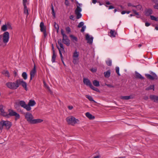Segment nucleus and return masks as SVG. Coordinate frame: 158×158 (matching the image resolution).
I'll return each mask as SVG.
<instances>
[{
	"mask_svg": "<svg viewBox=\"0 0 158 158\" xmlns=\"http://www.w3.org/2000/svg\"><path fill=\"white\" fill-rule=\"evenodd\" d=\"M17 81L18 87L21 85L26 91L27 90V83L26 82L24 81L23 79H17Z\"/></svg>",
	"mask_w": 158,
	"mask_h": 158,
	"instance_id": "obj_8",
	"label": "nucleus"
},
{
	"mask_svg": "<svg viewBox=\"0 0 158 158\" xmlns=\"http://www.w3.org/2000/svg\"><path fill=\"white\" fill-rule=\"evenodd\" d=\"M62 42L64 44H65L67 46H69L70 45V40L67 36L63 37Z\"/></svg>",
	"mask_w": 158,
	"mask_h": 158,
	"instance_id": "obj_12",
	"label": "nucleus"
},
{
	"mask_svg": "<svg viewBox=\"0 0 158 158\" xmlns=\"http://www.w3.org/2000/svg\"><path fill=\"white\" fill-rule=\"evenodd\" d=\"M7 29V26L6 24L2 25L1 27V30L3 31H6Z\"/></svg>",
	"mask_w": 158,
	"mask_h": 158,
	"instance_id": "obj_31",
	"label": "nucleus"
},
{
	"mask_svg": "<svg viewBox=\"0 0 158 158\" xmlns=\"http://www.w3.org/2000/svg\"><path fill=\"white\" fill-rule=\"evenodd\" d=\"M24 7V12L25 14H26L27 15H28L29 14L28 10L27 8V7L26 5H23Z\"/></svg>",
	"mask_w": 158,
	"mask_h": 158,
	"instance_id": "obj_26",
	"label": "nucleus"
},
{
	"mask_svg": "<svg viewBox=\"0 0 158 158\" xmlns=\"http://www.w3.org/2000/svg\"><path fill=\"white\" fill-rule=\"evenodd\" d=\"M153 13L152 10L151 8L146 9L145 10V15L147 16H149L152 14Z\"/></svg>",
	"mask_w": 158,
	"mask_h": 158,
	"instance_id": "obj_16",
	"label": "nucleus"
},
{
	"mask_svg": "<svg viewBox=\"0 0 158 158\" xmlns=\"http://www.w3.org/2000/svg\"><path fill=\"white\" fill-rule=\"evenodd\" d=\"M119 68L118 67H117L115 68V70L116 72L117 73L118 75V76H120V75L119 73Z\"/></svg>",
	"mask_w": 158,
	"mask_h": 158,
	"instance_id": "obj_43",
	"label": "nucleus"
},
{
	"mask_svg": "<svg viewBox=\"0 0 158 158\" xmlns=\"http://www.w3.org/2000/svg\"><path fill=\"white\" fill-rule=\"evenodd\" d=\"M25 118L27 121L31 124H35L43 121V120L40 118L34 119V117L32 114L29 112H27L26 113Z\"/></svg>",
	"mask_w": 158,
	"mask_h": 158,
	"instance_id": "obj_1",
	"label": "nucleus"
},
{
	"mask_svg": "<svg viewBox=\"0 0 158 158\" xmlns=\"http://www.w3.org/2000/svg\"><path fill=\"white\" fill-rule=\"evenodd\" d=\"M150 25V24L146 22L145 23V26L147 27L149 26Z\"/></svg>",
	"mask_w": 158,
	"mask_h": 158,
	"instance_id": "obj_62",
	"label": "nucleus"
},
{
	"mask_svg": "<svg viewBox=\"0 0 158 158\" xmlns=\"http://www.w3.org/2000/svg\"><path fill=\"white\" fill-rule=\"evenodd\" d=\"M73 63L74 64H76L77 63L76 60V59H73Z\"/></svg>",
	"mask_w": 158,
	"mask_h": 158,
	"instance_id": "obj_64",
	"label": "nucleus"
},
{
	"mask_svg": "<svg viewBox=\"0 0 158 158\" xmlns=\"http://www.w3.org/2000/svg\"><path fill=\"white\" fill-rule=\"evenodd\" d=\"M56 57V55L55 53L54 50L53 51V55L52 57V62H55V59Z\"/></svg>",
	"mask_w": 158,
	"mask_h": 158,
	"instance_id": "obj_28",
	"label": "nucleus"
},
{
	"mask_svg": "<svg viewBox=\"0 0 158 158\" xmlns=\"http://www.w3.org/2000/svg\"><path fill=\"white\" fill-rule=\"evenodd\" d=\"M19 104L22 107L25 109L27 111V105L23 101H20L19 102Z\"/></svg>",
	"mask_w": 158,
	"mask_h": 158,
	"instance_id": "obj_15",
	"label": "nucleus"
},
{
	"mask_svg": "<svg viewBox=\"0 0 158 158\" xmlns=\"http://www.w3.org/2000/svg\"><path fill=\"white\" fill-rule=\"evenodd\" d=\"M6 25L7 26V28L11 30L12 29V27H11L10 23L9 22L7 23Z\"/></svg>",
	"mask_w": 158,
	"mask_h": 158,
	"instance_id": "obj_41",
	"label": "nucleus"
},
{
	"mask_svg": "<svg viewBox=\"0 0 158 158\" xmlns=\"http://www.w3.org/2000/svg\"><path fill=\"white\" fill-rule=\"evenodd\" d=\"M135 7L137 10H141L142 8V6L141 5H138L136 6H135Z\"/></svg>",
	"mask_w": 158,
	"mask_h": 158,
	"instance_id": "obj_34",
	"label": "nucleus"
},
{
	"mask_svg": "<svg viewBox=\"0 0 158 158\" xmlns=\"http://www.w3.org/2000/svg\"><path fill=\"white\" fill-rule=\"evenodd\" d=\"M151 89L154 90V85H151L148 87L146 88V90H149Z\"/></svg>",
	"mask_w": 158,
	"mask_h": 158,
	"instance_id": "obj_27",
	"label": "nucleus"
},
{
	"mask_svg": "<svg viewBox=\"0 0 158 158\" xmlns=\"http://www.w3.org/2000/svg\"><path fill=\"white\" fill-rule=\"evenodd\" d=\"M22 76L24 80H26L27 79V75L26 72H24L23 73Z\"/></svg>",
	"mask_w": 158,
	"mask_h": 158,
	"instance_id": "obj_30",
	"label": "nucleus"
},
{
	"mask_svg": "<svg viewBox=\"0 0 158 158\" xmlns=\"http://www.w3.org/2000/svg\"><path fill=\"white\" fill-rule=\"evenodd\" d=\"M0 115L5 117L7 115V113L4 111V107L2 105L0 104Z\"/></svg>",
	"mask_w": 158,
	"mask_h": 158,
	"instance_id": "obj_10",
	"label": "nucleus"
},
{
	"mask_svg": "<svg viewBox=\"0 0 158 158\" xmlns=\"http://www.w3.org/2000/svg\"><path fill=\"white\" fill-rule=\"evenodd\" d=\"M93 38L92 37H90L88 34H86L85 35V39L87 41V43L89 44H92L93 42Z\"/></svg>",
	"mask_w": 158,
	"mask_h": 158,
	"instance_id": "obj_14",
	"label": "nucleus"
},
{
	"mask_svg": "<svg viewBox=\"0 0 158 158\" xmlns=\"http://www.w3.org/2000/svg\"><path fill=\"white\" fill-rule=\"evenodd\" d=\"M81 11V9L78 6H77L76 9L75 13H80Z\"/></svg>",
	"mask_w": 158,
	"mask_h": 158,
	"instance_id": "obj_32",
	"label": "nucleus"
},
{
	"mask_svg": "<svg viewBox=\"0 0 158 158\" xmlns=\"http://www.w3.org/2000/svg\"><path fill=\"white\" fill-rule=\"evenodd\" d=\"M150 18L151 20L155 21H157L158 19L153 15H150Z\"/></svg>",
	"mask_w": 158,
	"mask_h": 158,
	"instance_id": "obj_39",
	"label": "nucleus"
},
{
	"mask_svg": "<svg viewBox=\"0 0 158 158\" xmlns=\"http://www.w3.org/2000/svg\"><path fill=\"white\" fill-rule=\"evenodd\" d=\"M66 31L68 33H69L71 32L70 28L69 27L66 28Z\"/></svg>",
	"mask_w": 158,
	"mask_h": 158,
	"instance_id": "obj_45",
	"label": "nucleus"
},
{
	"mask_svg": "<svg viewBox=\"0 0 158 158\" xmlns=\"http://www.w3.org/2000/svg\"><path fill=\"white\" fill-rule=\"evenodd\" d=\"M54 27L57 30V32H58L59 28V27L58 24H56L55 22Z\"/></svg>",
	"mask_w": 158,
	"mask_h": 158,
	"instance_id": "obj_48",
	"label": "nucleus"
},
{
	"mask_svg": "<svg viewBox=\"0 0 158 158\" xmlns=\"http://www.w3.org/2000/svg\"><path fill=\"white\" fill-rule=\"evenodd\" d=\"M51 9L52 11V14L54 17H55V13L54 11V10L53 8V7L52 4H51Z\"/></svg>",
	"mask_w": 158,
	"mask_h": 158,
	"instance_id": "obj_38",
	"label": "nucleus"
},
{
	"mask_svg": "<svg viewBox=\"0 0 158 158\" xmlns=\"http://www.w3.org/2000/svg\"><path fill=\"white\" fill-rule=\"evenodd\" d=\"M61 35H62L63 37H64V36H67L66 35H65V34L64 33V30L62 29L61 30Z\"/></svg>",
	"mask_w": 158,
	"mask_h": 158,
	"instance_id": "obj_47",
	"label": "nucleus"
},
{
	"mask_svg": "<svg viewBox=\"0 0 158 158\" xmlns=\"http://www.w3.org/2000/svg\"><path fill=\"white\" fill-rule=\"evenodd\" d=\"M90 70L93 72L94 73L96 72L97 70L94 68L91 69Z\"/></svg>",
	"mask_w": 158,
	"mask_h": 158,
	"instance_id": "obj_56",
	"label": "nucleus"
},
{
	"mask_svg": "<svg viewBox=\"0 0 158 158\" xmlns=\"http://www.w3.org/2000/svg\"><path fill=\"white\" fill-rule=\"evenodd\" d=\"M85 116L89 119H94L95 118V117L94 116H93L90 114L89 112H87L85 113Z\"/></svg>",
	"mask_w": 158,
	"mask_h": 158,
	"instance_id": "obj_18",
	"label": "nucleus"
},
{
	"mask_svg": "<svg viewBox=\"0 0 158 158\" xmlns=\"http://www.w3.org/2000/svg\"><path fill=\"white\" fill-rule=\"evenodd\" d=\"M66 120L69 124L72 125H74L76 123H78L79 120L78 119H76L74 117L72 116H70L67 117Z\"/></svg>",
	"mask_w": 158,
	"mask_h": 158,
	"instance_id": "obj_4",
	"label": "nucleus"
},
{
	"mask_svg": "<svg viewBox=\"0 0 158 158\" xmlns=\"http://www.w3.org/2000/svg\"><path fill=\"white\" fill-rule=\"evenodd\" d=\"M86 28V26H83L82 27L81 29V32H83L84 31L85 29Z\"/></svg>",
	"mask_w": 158,
	"mask_h": 158,
	"instance_id": "obj_49",
	"label": "nucleus"
},
{
	"mask_svg": "<svg viewBox=\"0 0 158 158\" xmlns=\"http://www.w3.org/2000/svg\"><path fill=\"white\" fill-rule=\"evenodd\" d=\"M110 71L109 70L106 72L104 73V75L105 77L106 78H108L110 76Z\"/></svg>",
	"mask_w": 158,
	"mask_h": 158,
	"instance_id": "obj_21",
	"label": "nucleus"
},
{
	"mask_svg": "<svg viewBox=\"0 0 158 158\" xmlns=\"http://www.w3.org/2000/svg\"><path fill=\"white\" fill-rule=\"evenodd\" d=\"M35 104L36 103L34 100H30L27 105V107L28 108H27V111L30 110L31 109V108L30 107L34 106Z\"/></svg>",
	"mask_w": 158,
	"mask_h": 158,
	"instance_id": "obj_11",
	"label": "nucleus"
},
{
	"mask_svg": "<svg viewBox=\"0 0 158 158\" xmlns=\"http://www.w3.org/2000/svg\"><path fill=\"white\" fill-rule=\"evenodd\" d=\"M151 1L153 3H155V4L158 3V0H151Z\"/></svg>",
	"mask_w": 158,
	"mask_h": 158,
	"instance_id": "obj_53",
	"label": "nucleus"
},
{
	"mask_svg": "<svg viewBox=\"0 0 158 158\" xmlns=\"http://www.w3.org/2000/svg\"><path fill=\"white\" fill-rule=\"evenodd\" d=\"M40 31L41 32L45 31L46 30V27L44 25V23L43 22H41L40 23Z\"/></svg>",
	"mask_w": 158,
	"mask_h": 158,
	"instance_id": "obj_17",
	"label": "nucleus"
},
{
	"mask_svg": "<svg viewBox=\"0 0 158 158\" xmlns=\"http://www.w3.org/2000/svg\"><path fill=\"white\" fill-rule=\"evenodd\" d=\"M9 113H7V115L6 116V117L9 118L10 116H15V120L19 118L20 116L19 114L14 111L13 110L9 109L8 110Z\"/></svg>",
	"mask_w": 158,
	"mask_h": 158,
	"instance_id": "obj_6",
	"label": "nucleus"
},
{
	"mask_svg": "<svg viewBox=\"0 0 158 158\" xmlns=\"http://www.w3.org/2000/svg\"><path fill=\"white\" fill-rule=\"evenodd\" d=\"M135 78H139L141 80L143 79L144 78L142 76V75L137 72H135Z\"/></svg>",
	"mask_w": 158,
	"mask_h": 158,
	"instance_id": "obj_19",
	"label": "nucleus"
},
{
	"mask_svg": "<svg viewBox=\"0 0 158 158\" xmlns=\"http://www.w3.org/2000/svg\"><path fill=\"white\" fill-rule=\"evenodd\" d=\"M85 97L87 98H88L90 101H93L94 102H96L94 100H93L92 97L90 96L89 95H86Z\"/></svg>",
	"mask_w": 158,
	"mask_h": 158,
	"instance_id": "obj_29",
	"label": "nucleus"
},
{
	"mask_svg": "<svg viewBox=\"0 0 158 158\" xmlns=\"http://www.w3.org/2000/svg\"><path fill=\"white\" fill-rule=\"evenodd\" d=\"M132 98V96H122L121 97V98L123 100H128Z\"/></svg>",
	"mask_w": 158,
	"mask_h": 158,
	"instance_id": "obj_25",
	"label": "nucleus"
},
{
	"mask_svg": "<svg viewBox=\"0 0 158 158\" xmlns=\"http://www.w3.org/2000/svg\"><path fill=\"white\" fill-rule=\"evenodd\" d=\"M9 38V34L6 31L2 35H0V46L4 47L8 42Z\"/></svg>",
	"mask_w": 158,
	"mask_h": 158,
	"instance_id": "obj_2",
	"label": "nucleus"
},
{
	"mask_svg": "<svg viewBox=\"0 0 158 158\" xmlns=\"http://www.w3.org/2000/svg\"><path fill=\"white\" fill-rule=\"evenodd\" d=\"M6 85L9 89H16L18 87L17 80L14 82H8L6 83Z\"/></svg>",
	"mask_w": 158,
	"mask_h": 158,
	"instance_id": "obj_5",
	"label": "nucleus"
},
{
	"mask_svg": "<svg viewBox=\"0 0 158 158\" xmlns=\"http://www.w3.org/2000/svg\"><path fill=\"white\" fill-rule=\"evenodd\" d=\"M23 5H26V3L27 2V0H23Z\"/></svg>",
	"mask_w": 158,
	"mask_h": 158,
	"instance_id": "obj_59",
	"label": "nucleus"
},
{
	"mask_svg": "<svg viewBox=\"0 0 158 158\" xmlns=\"http://www.w3.org/2000/svg\"><path fill=\"white\" fill-rule=\"evenodd\" d=\"M107 65L109 66H111L112 65V61L110 60H109L106 61Z\"/></svg>",
	"mask_w": 158,
	"mask_h": 158,
	"instance_id": "obj_40",
	"label": "nucleus"
},
{
	"mask_svg": "<svg viewBox=\"0 0 158 158\" xmlns=\"http://www.w3.org/2000/svg\"><path fill=\"white\" fill-rule=\"evenodd\" d=\"M83 82L84 84L85 85L87 86H89L90 88L91 87L92 85L90 81L87 78H83Z\"/></svg>",
	"mask_w": 158,
	"mask_h": 158,
	"instance_id": "obj_13",
	"label": "nucleus"
},
{
	"mask_svg": "<svg viewBox=\"0 0 158 158\" xmlns=\"http://www.w3.org/2000/svg\"><path fill=\"white\" fill-rule=\"evenodd\" d=\"M132 11L133 13L135 15H137L136 17L137 18H140V16L139 15L138 12H137L136 10H134V9H132Z\"/></svg>",
	"mask_w": 158,
	"mask_h": 158,
	"instance_id": "obj_33",
	"label": "nucleus"
},
{
	"mask_svg": "<svg viewBox=\"0 0 158 158\" xmlns=\"http://www.w3.org/2000/svg\"><path fill=\"white\" fill-rule=\"evenodd\" d=\"M12 124L10 122L7 121L2 120L0 122V133L2 132L4 127H5L6 129H9L11 126Z\"/></svg>",
	"mask_w": 158,
	"mask_h": 158,
	"instance_id": "obj_3",
	"label": "nucleus"
},
{
	"mask_svg": "<svg viewBox=\"0 0 158 158\" xmlns=\"http://www.w3.org/2000/svg\"><path fill=\"white\" fill-rule=\"evenodd\" d=\"M153 7L154 9H157L158 10V3L156 4H155L153 6Z\"/></svg>",
	"mask_w": 158,
	"mask_h": 158,
	"instance_id": "obj_54",
	"label": "nucleus"
},
{
	"mask_svg": "<svg viewBox=\"0 0 158 158\" xmlns=\"http://www.w3.org/2000/svg\"><path fill=\"white\" fill-rule=\"evenodd\" d=\"M74 17V16L73 15H71L69 17V19H72L73 20H74V19H73Z\"/></svg>",
	"mask_w": 158,
	"mask_h": 158,
	"instance_id": "obj_57",
	"label": "nucleus"
},
{
	"mask_svg": "<svg viewBox=\"0 0 158 158\" xmlns=\"http://www.w3.org/2000/svg\"><path fill=\"white\" fill-rule=\"evenodd\" d=\"M58 43L60 45V46L63 45V44L61 43V39H59L58 41Z\"/></svg>",
	"mask_w": 158,
	"mask_h": 158,
	"instance_id": "obj_52",
	"label": "nucleus"
},
{
	"mask_svg": "<svg viewBox=\"0 0 158 158\" xmlns=\"http://www.w3.org/2000/svg\"><path fill=\"white\" fill-rule=\"evenodd\" d=\"M105 85L107 86L108 87H110V88H114V86L110 84H105Z\"/></svg>",
	"mask_w": 158,
	"mask_h": 158,
	"instance_id": "obj_55",
	"label": "nucleus"
},
{
	"mask_svg": "<svg viewBox=\"0 0 158 158\" xmlns=\"http://www.w3.org/2000/svg\"><path fill=\"white\" fill-rule=\"evenodd\" d=\"M2 74L4 75L5 76L8 77H10V74L9 72L7 70H4L2 72Z\"/></svg>",
	"mask_w": 158,
	"mask_h": 158,
	"instance_id": "obj_24",
	"label": "nucleus"
},
{
	"mask_svg": "<svg viewBox=\"0 0 158 158\" xmlns=\"http://www.w3.org/2000/svg\"><path fill=\"white\" fill-rule=\"evenodd\" d=\"M68 108L69 109L71 110L73 109V107L72 106H68Z\"/></svg>",
	"mask_w": 158,
	"mask_h": 158,
	"instance_id": "obj_60",
	"label": "nucleus"
},
{
	"mask_svg": "<svg viewBox=\"0 0 158 158\" xmlns=\"http://www.w3.org/2000/svg\"><path fill=\"white\" fill-rule=\"evenodd\" d=\"M90 88H91L93 90L96 91H97V92H98L99 93H100V91L97 88L94 87L93 85Z\"/></svg>",
	"mask_w": 158,
	"mask_h": 158,
	"instance_id": "obj_36",
	"label": "nucleus"
},
{
	"mask_svg": "<svg viewBox=\"0 0 158 158\" xmlns=\"http://www.w3.org/2000/svg\"><path fill=\"white\" fill-rule=\"evenodd\" d=\"M14 76L15 77H16L17 75V72L15 71H14Z\"/></svg>",
	"mask_w": 158,
	"mask_h": 158,
	"instance_id": "obj_63",
	"label": "nucleus"
},
{
	"mask_svg": "<svg viewBox=\"0 0 158 158\" xmlns=\"http://www.w3.org/2000/svg\"><path fill=\"white\" fill-rule=\"evenodd\" d=\"M150 73L152 75L148 74H145V76L147 78L150 80H157L158 79L157 76L155 73L151 72Z\"/></svg>",
	"mask_w": 158,
	"mask_h": 158,
	"instance_id": "obj_7",
	"label": "nucleus"
},
{
	"mask_svg": "<svg viewBox=\"0 0 158 158\" xmlns=\"http://www.w3.org/2000/svg\"><path fill=\"white\" fill-rule=\"evenodd\" d=\"M157 96L154 95H151L150 96V98L151 100L154 101V102H156Z\"/></svg>",
	"mask_w": 158,
	"mask_h": 158,
	"instance_id": "obj_22",
	"label": "nucleus"
},
{
	"mask_svg": "<svg viewBox=\"0 0 158 158\" xmlns=\"http://www.w3.org/2000/svg\"><path fill=\"white\" fill-rule=\"evenodd\" d=\"M36 68L35 64L34 65L33 68L31 70L30 72V81H31L33 78L35 77V76L36 73Z\"/></svg>",
	"mask_w": 158,
	"mask_h": 158,
	"instance_id": "obj_9",
	"label": "nucleus"
},
{
	"mask_svg": "<svg viewBox=\"0 0 158 158\" xmlns=\"http://www.w3.org/2000/svg\"><path fill=\"white\" fill-rule=\"evenodd\" d=\"M110 36L114 37H115V35L117 34V33L115 32L114 30H110Z\"/></svg>",
	"mask_w": 158,
	"mask_h": 158,
	"instance_id": "obj_20",
	"label": "nucleus"
},
{
	"mask_svg": "<svg viewBox=\"0 0 158 158\" xmlns=\"http://www.w3.org/2000/svg\"><path fill=\"white\" fill-rule=\"evenodd\" d=\"M114 8V7L112 6H109V9H113Z\"/></svg>",
	"mask_w": 158,
	"mask_h": 158,
	"instance_id": "obj_58",
	"label": "nucleus"
},
{
	"mask_svg": "<svg viewBox=\"0 0 158 158\" xmlns=\"http://www.w3.org/2000/svg\"><path fill=\"white\" fill-rule=\"evenodd\" d=\"M127 6L128 7H135V6L132 5L130 2H128L127 3Z\"/></svg>",
	"mask_w": 158,
	"mask_h": 158,
	"instance_id": "obj_51",
	"label": "nucleus"
},
{
	"mask_svg": "<svg viewBox=\"0 0 158 158\" xmlns=\"http://www.w3.org/2000/svg\"><path fill=\"white\" fill-rule=\"evenodd\" d=\"M75 14L76 15V18L78 19L80 18L81 17V14L80 13H75Z\"/></svg>",
	"mask_w": 158,
	"mask_h": 158,
	"instance_id": "obj_37",
	"label": "nucleus"
},
{
	"mask_svg": "<svg viewBox=\"0 0 158 158\" xmlns=\"http://www.w3.org/2000/svg\"><path fill=\"white\" fill-rule=\"evenodd\" d=\"M70 37L72 40H75L76 42L77 41V37L74 36L72 35H70Z\"/></svg>",
	"mask_w": 158,
	"mask_h": 158,
	"instance_id": "obj_35",
	"label": "nucleus"
},
{
	"mask_svg": "<svg viewBox=\"0 0 158 158\" xmlns=\"http://www.w3.org/2000/svg\"><path fill=\"white\" fill-rule=\"evenodd\" d=\"M43 33L44 35V38H45L47 35V34L46 33V31H45L43 32Z\"/></svg>",
	"mask_w": 158,
	"mask_h": 158,
	"instance_id": "obj_61",
	"label": "nucleus"
},
{
	"mask_svg": "<svg viewBox=\"0 0 158 158\" xmlns=\"http://www.w3.org/2000/svg\"><path fill=\"white\" fill-rule=\"evenodd\" d=\"M79 56V53L78 52H75L74 53L73 56L77 58Z\"/></svg>",
	"mask_w": 158,
	"mask_h": 158,
	"instance_id": "obj_44",
	"label": "nucleus"
},
{
	"mask_svg": "<svg viewBox=\"0 0 158 158\" xmlns=\"http://www.w3.org/2000/svg\"><path fill=\"white\" fill-rule=\"evenodd\" d=\"M60 50H61V51H62L63 52H65V51H64V48L63 47V45H62L61 46H60Z\"/></svg>",
	"mask_w": 158,
	"mask_h": 158,
	"instance_id": "obj_46",
	"label": "nucleus"
},
{
	"mask_svg": "<svg viewBox=\"0 0 158 158\" xmlns=\"http://www.w3.org/2000/svg\"><path fill=\"white\" fill-rule=\"evenodd\" d=\"M59 52L60 55L61 59V60H62V59H63V56H62V52H61L60 50H59Z\"/></svg>",
	"mask_w": 158,
	"mask_h": 158,
	"instance_id": "obj_50",
	"label": "nucleus"
},
{
	"mask_svg": "<svg viewBox=\"0 0 158 158\" xmlns=\"http://www.w3.org/2000/svg\"><path fill=\"white\" fill-rule=\"evenodd\" d=\"M84 23L82 22H81L79 24H78L77 26V27L80 28L81 27H82L84 26Z\"/></svg>",
	"mask_w": 158,
	"mask_h": 158,
	"instance_id": "obj_42",
	"label": "nucleus"
},
{
	"mask_svg": "<svg viewBox=\"0 0 158 158\" xmlns=\"http://www.w3.org/2000/svg\"><path fill=\"white\" fill-rule=\"evenodd\" d=\"M93 84L96 87H98L100 86L99 82L97 80H94L93 81Z\"/></svg>",
	"mask_w": 158,
	"mask_h": 158,
	"instance_id": "obj_23",
	"label": "nucleus"
}]
</instances>
